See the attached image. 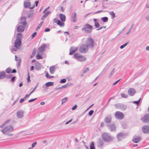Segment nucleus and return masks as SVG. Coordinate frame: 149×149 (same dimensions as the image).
Returning a JSON list of instances; mask_svg holds the SVG:
<instances>
[{
  "mask_svg": "<svg viewBox=\"0 0 149 149\" xmlns=\"http://www.w3.org/2000/svg\"><path fill=\"white\" fill-rule=\"evenodd\" d=\"M13 127L11 125H9L1 130L3 134L5 135H8L9 136H11L13 134H9V133L13 131Z\"/></svg>",
  "mask_w": 149,
  "mask_h": 149,
  "instance_id": "obj_1",
  "label": "nucleus"
},
{
  "mask_svg": "<svg viewBox=\"0 0 149 149\" xmlns=\"http://www.w3.org/2000/svg\"><path fill=\"white\" fill-rule=\"evenodd\" d=\"M102 137L103 141L105 142H109L112 141L114 139L113 136L108 133L105 132L102 135Z\"/></svg>",
  "mask_w": 149,
  "mask_h": 149,
  "instance_id": "obj_2",
  "label": "nucleus"
},
{
  "mask_svg": "<svg viewBox=\"0 0 149 149\" xmlns=\"http://www.w3.org/2000/svg\"><path fill=\"white\" fill-rule=\"evenodd\" d=\"M93 29V26L88 24L87 23L82 28L81 30L86 33L89 34L92 32Z\"/></svg>",
  "mask_w": 149,
  "mask_h": 149,
  "instance_id": "obj_3",
  "label": "nucleus"
},
{
  "mask_svg": "<svg viewBox=\"0 0 149 149\" xmlns=\"http://www.w3.org/2000/svg\"><path fill=\"white\" fill-rule=\"evenodd\" d=\"M94 40L91 38H87L86 41L87 46L88 48H93L94 47Z\"/></svg>",
  "mask_w": 149,
  "mask_h": 149,
  "instance_id": "obj_4",
  "label": "nucleus"
},
{
  "mask_svg": "<svg viewBox=\"0 0 149 149\" xmlns=\"http://www.w3.org/2000/svg\"><path fill=\"white\" fill-rule=\"evenodd\" d=\"M88 47L86 44L81 45L79 48V52L82 53H85L88 51Z\"/></svg>",
  "mask_w": 149,
  "mask_h": 149,
  "instance_id": "obj_5",
  "label": "nucleus"
},
{
  "mask_svg": "<svg viewBox=\"0 0 149 149\" xmlns=\"http://www.w3.org/2000/svg\"><path fill=\"white\" fill-rule=\"evenodd\" d=\"M74 57L77 60L81 61H85L86 60V58L79 54L76 53L74 55Z\"/></svg>",
  "mask_w": 149,
  "mask_h": 149,
  "instance_id": "obj_6",
  "label": "nucleus"
},
{
  "mask_svg": "<svg viewBox=\"0 0 149 149\" xmlns=\"http://www.w3.org/2000/svg\"><path fill=\"white\" fill-rule=\"evenodd\" d=\"M114 115L117 119L119 120H122L124 117V114L123 113L118 111L116 112Z\"/></svg>",
  "mask_w": 149,
  "mask_h": 149,
  "instance_id": "obj_7",
  "label": "nucleus"
},
{
  "mask_svg": "<svg viewBox=\"0 0 149 149\" xmlns=\"http://www.w3.org/2000/svg\"><path fill=\"white\" fill-rule=\"evenodd\" d=\"M49 44H43L38 49V52L43 53L45 50V48L49 46Z\"/></svg>",
  "mask_w": 149,
  "mask_h": 149,
  "instance_id": "obj_8",
  "label": "nucleus"
},
{
  "mask_svg": "<svg viewBox=\"0 0 149 149\" xmlns=\"http://www.w3.org/2000/svg\"><path fill=\"white\" fill-rule=\"evenodd\" d=\"M141 120L143 123L149 122V113L146 114L144 116L141 118Z\"/></svg>",
  "mask_w": 149,
  "mask_h": 149,
  "instance_id": "obj_9",
  "label": "nucleus"
},
{
  "mask_svg": "<svg viewBox=\"0 0 149 149\" xmlns=\"http://www.w3.org/2000/svg\"><path fill=\"white\" fill-rule=\"evenodd\" d=\"M24 112L22 110H19L17 112L16 114L17 117L19 118H22L24 117Z\"/></svg>",
  "mask_w": 149,
  "mask_h": 149,
  "instance_id": "obj_10",
  "label": "nucleus"
},
{
  "mask_svg": "<svg viewBox=\"0 0 149 149\" xmlns=\"http://www.w3.org/2000/svg\"><path fill=\"white\" fill-rule=\"evenodd\" d=\"M31 2L30 1H25L24 2V6L25 8H30V9H32L33 8L35 5H34L30 7Z\"/></svg>",
  "mask_w": 149,
  "mask_h": 149,
  "instance_id": "obj_11",
  "label": "nucleus"
},
{
  "mask_svg": "<svg viewBox=\"0 0 149 149\" xmlns=\"http://www.w3.org/2000/svg\"><path fill=\"white\" fill-rule=\"evenodd\" d=\"M78 50V47H71L70 49L69 54L70 55L73 54L75 52H77Z\"/></svg>",
  "mask_w": 149,
  "mask_h": 149,
  "instance_id": "obj_12",
  "label": "nucleus"
},
{
  "mask_svg": "<svg viewBox=\"0 0 149 149\" xmlns=\"http://www.w3.org/2000/svg\"><path fill=\"white\" fill-rule=\"evenodd\" d=\"M126 135L125 133H120L118 134L117 135V138L119 141H121L122 139L125 138Z\"/></svg>",
  "mask_w": 149,
  "mask_h": 149,
  "instance_id": "obj_13",
  "label": "nucleus"
},
{
  "mask_svg": "<svg viewBox=\"0 0 149 149\" xmlns=\"http://www.w3.org/2000/svg\"><path fill=\"white\" fill-rule=\"evenodd\" d=\"M142 130L144 133H149V126L148 125H144L142 128Z\"/></svg>",
  "mask_w": 149,
  "mask_h": 149,
  "instance_id": "obj_14",
  "label": "nucleus"
},
{
  "mask_svg": "<svg viewBox=\"0 0 149 149\" xmlns=\"http://www.w3.org/2000/svg\"><path fill=\"white\" fill-rule=\"evenodd\" d=\"M136 93L135 90L133 88H130L128 91V93L129 95L132 96H133Z\"/></svg>",
  "mask_w": 149,
  "mask_h": 149,
  "instance_id": "obj_15",
  "label": "nucleus"
},
{
  "mask_svg": "<svg viewBox=\"0 0 149 149\" xmlns=\"http://www.w3.org/2000/svg\"><path fill=\"white\" fill-rule=\"evenodd\" d=\"M21 43V40H16L14 42V46L16 49H19Z\"/></svg>",
  "mask_w": 149,
  "mask_h": 149,
  "instance_id": "obj_16",
  "label": "nucleus"
},
{
  "mask_svg": "<svg viewBox=\"0 0 149 149\" xmlns=\"http://www.w3.org/2000/svg\"><path fill=\"white\" fill-rule=\"evenodd\" d=\"M141 139L139 137L135 136L132 139L134 143H139L141 140Z\"/></svg>",
  "mask_w": 149,
  "mask_h": 149,
  "instance_id": "obj_17",
  "label": "nucleus"
},
{
  "mask_svg": "<svg viewBox=\"0 0 149 149\" xmlns=\"http://www.w3.org/2000/svg\"><path fill=\"white\" fill-rule=\"evenodd\" d=\"M24 29V27L22 26L19 25L17 28V31L19 32H23Z\"/></svg>",
  "mask_w": 149,
  "mask_h": 149,
  "instance_id": "obj_18",
  "label": "nucleus"
},
{
  "mask_svg": "<svg viewBox=\"0 0 149 149\" xmlns=\"http://www.w3.org/2000/svg\"><path fill=\"white\" fill-rule=\"evenodd\" d=\"M59 17L60 19L62 22H64L65 21V16L64 14L62 13L60 14H59Z\"/></svg>",
  "mask_w": 149,
  "mask_h": 149,
  "instance_id": "obj_19",
  "label": "nucleus"
},
{
  "mask_svg": "<svg viewBox=\"0 0 149 149\" xmlns=\"http://www.w3.org/2000/svg\"><path fill=\"white\" fill-rule=\"evenodd\" d=\"M104 122L106 123H110L111 120V116H108L106 117L104 119Z\"/></svg>",
  "mask_w": 149,
  "mask_h": 149,
  "instance_id": "obj_20",
  "label": "nucleus"
},
{
  "mask_svg": "<svg viewBox=\"0 0 149 149\" xmlns=\"http://www.w3.org/2000/svg\"><path fill=\"white\" fill-rule=\"evenodd\" d=\"M108 126L111 131H114L116 130V127L114 124H109L108 125Z\"/></svg>",
  "mask_w": 149,
  "mask_h": 149,
  "instance_id": "obj_21",
  "label": "nucleus"
},
{
  "mask_svg": "<svg viewBox=\"0 0 149 149\" xmlns=\"http://www.w3.org/2000/svg\"><path fill=\"white\" fill-rule=\"evenodd\" d=\"M77 15L76 13H72L71 17V18L73 19V21L74 22H76L77 21Z\"/></svg>",
  "mask_w": 149,
  "mask_h": 149,
  "instance_id": "obj_22",
  "label": "nucleus"
},
{
  "mask_svg": "<svg viewBox=\"0 0 149 149\" xmlns=\"http://www.w3.org/2000/svg\"><path fill=\"white\" fill-rule=\"evenodd\" d=\"M20 23L23 26L25 25L26 24V18L25 17H22L20 19Z\"/></svg>",
  "mask_w": 149,
  "mask_h": 149,
  "instance_id": "obj_23",
  "label": "nucleus"
},
{
  "mask_svg": "<svg viewBox=\"0 0 149 149\" xmlns=\"http://www.w3.org/2000/svg\"><path fill=\"white\" fill-rule=\"evenodd\" d=\"M93 20L94 22L95 27L96 28H99L100 26V25L99 24V23L98 22L97 19L94 18L93 19Z\"/></svg>",
  "mask_w": 149,
  "mask_h": 149,
  "instance_id": "obj_24",
  "label": "nucleus"
},
{
  "mask_svg": "<svg viewBox=\"0 0 149 149\" xmlns=\"http://www.w3.org/2000/svg\"><path fill=\"white\" fill-rule=\"evenodd\" d=\"M103 145V141L100 139H98V140L97 146L101 147Z\"/></svg>",
  "mask_w": 149,
  "mask_h": 149,
  "instance_id": "obj_25",
  "label": "nucleus"
},
{
  "mask_svg": "<svg viewBox=\"0 0 149 149\" xmlns=\"http://www.w3.org/2000/svg\"><path fill=\"white\" fill-rule=\"evenodd\" d=\"M6 73L5 71H2L0 72V79H2L4 78L5 77H6Z\"/></svg>",
  "mask_w": 149,
  "mask_h": 149,
  "instance_id": "obj_26",
  "label": "nucleus"
},
{
  "mask_svg": "<svg viewBox=\"0 0 149 149\" xmlns=\"http://www.w3.org/2000/svg\"><path fill=\"white\" fill-rule=\"evenodd\" d=\"M51 13V12L49 11H47L46 13H45L41 18V20H43L44 18H46L48 15Z\"/></svg>",
  "mask_w": 149,
  "mask_h": 149,
  "instance_id": "obj_27",
  "label": "nucleus"
},
{
  "mask_svg": "<svg viewBox=\"0 0 149 149\" xmlns=\"http://www.w3.org/2000/svg\"><path fill=\"white\" fill-rule=\"evenodd\" d=\"M49 70L51 74H54L55 70V67L54 66L50 67L49 68Z\"/></svg>",
  "mask_w": 149,
  "mask_h": 149,
  "instance_id": "obj_28",
  "label": "nucleus"
},
{
  "mask_svg": "<svg viewBox=\"0 0 149 149\" xmlns=\"http://www.w3.org/2000/svg\"><path fill=\"white\" fill-rule=\"evenodd\" d=\"M17 37L16 40H21V38L22 37V34L21 33H17Z\"/></svg>",
  "mask_w": 149,
  "mask_h": 149,
  "instance_id": "obj_29",
  "label": "nucleus"
},
{
  "mask_svg": "<svg viewBox=\"0 0 149 149\" xmlns=\"http://www.w3.org/2000/svg\"><path fill=\"white\" fill-rule=\"evenodd\" d=\"M34 12L33 10H31L28 13V17L29 18L32 17L33 15Z\"/></svg>",
  "mask_w": 149,
  "mask_h": 149,
  "instance_id": "obj_30",
  "label": "nucleus"
},
{
  "mask_svg": "<svg viewBox=\"0 0 149 149\" xmlns=\"http://www.w3.org/2000/svg\"><path fill=\"white\" fill-rule=\"evenodd\" d=\"M54 83L52 82H48L46 83L45 84V85L46 86L49 87L52 86L53 85Z\"/></svg>",
  "mask_w": 149,
  "mask_h": 149,
  "instance_id": "obj_31",
  "label": "nucleus"
},
{
  "mask_svg": "<svg viewBox=\"0 0 149 149\" xmlns=\"http://www.w3.org/2000/svg\"><path fill=\"white\" fill-rule=\"evenodd\" d=\"M57 24L60 26H64V23L61 22L59 20H58L57 22Z\"/></svg>",
  "mask_w": 149,
  "mask_h": 149,
  "instance_id": "obj_32",
  "label": "nucleus"
},
{
  "mask_svg": "<svg viewBox=\"0 0 149 149\" xmlns=\"http://www.w3.org/2000/svg\"><path fill=\"white\" fill-rule=\"evenodd\" d=\"M109 14L111 15V18L112 19H113L115 17V14L113 12V11H111L109 12Z\"/></svg>",
  "mask_w": 149,
  "mask_h": 149,
  "instance_id": "obj_33",
  "label": "nucleus"
},
{
  "mask_svg": "<svg viewBox=\"0 0 149 149\" xmlns=\"http://www.w3.org/2000/svg\"><path fill=\"white\" fill-rule=\"evenodd\" d=\"M120 105V108L123 110H125L126 109V106L125 105L123 104H121L119 105Z\"/></svg>",
  "mask_w": 149,
  "mask_h": 149,
  "instance_id": "obj_34",
  "label": "nucleus"
},
{
  "mask_svg": "<svg viewBox=\"0 0 149 149\" xmlns=\"http://www.w3.org/2000/svg\"><path fill=\"white\" fill-rule=\"evenodd\" d=\"M90 149H95L94 143L93 142H92L90 145Z\"/></svg>",
  "mask_w": 149,
  "mask_h": 149,
  "instance_id": "obj_35",
  "label": "nucleus"
},
{
  "mask_svg": "<svg viewBox=\"0 0 149 149\" xmlns=\"http://www.w3.org/2000/svg\"><path fill=\"white\" fill-rule=\"evenodd\" d=\"M101 19L103 22H106L108 20V18L107 17H105L101 18Z\"/></svg>",
  "mask_w": 149,
  "mask_h": 149,
  "instance_id": "obj_36",
  "label": "nucleus"
},
{
  "mask_svg": "<svg viewBox=\"0 0 149 149\" xmlns=\"http://www.w3.org/2000/svg\"><path fill=\"white\" fill-rule=\"evenodd\" d=\"M120 95L122 98H127L128 97V95L124 93H121Z\"/></svg>",
  "mask_w": 149,
  "mask_h": 149,
  "instance_id": "obj_37",
  "label": "nucleus"
},
{
  "mask_svg": "<svg viewBox=\"0 0 149 149\" xmlns=\"http://www.w3.org/2000/svg\"><path fill=\"white\" fill-rule=\"evenodd\" d=\"M36 58L38 60H39L42 58V57L38 53L36 55Z\"/></svg>",
  "mask_w": 149,
  "mask_h": 149,
  "instance_id": "obj_38",
  "label": "nucleus"
},
{
  "mask_svg": "<svg viewBox=\"0 0 149 149\" xmlns=\"http://www.w3.org/2000/svg\"><path fill=\"white\" fill-rule=\"evenodd\" d=\"M43 23V22H41L39 24V25H38V26L36 28V31H38L39 29L40 28L41 26L42 25Z\"/></svg>",
  "mask_w": 149,
  "mask_h": 149,
  "instance_id": "obj_39",
  "label": "nucleus"
},
{
  "mask_svg": "<svg viewBox=\"0 0 149 149\" xmlns=\"http://www.w3.org/2000/svg\"><path fill=\"white\" fill-rule=\"evenodd\" d=\"M12 69L10 68H7L6 70V71L8 73H10L12 71Z\"/></svg>",
  "mask_w": 149,
  "mask_h": 149,
  "instance_id": "obj_40",
  "label": "nucleus"
},
{
  "mask_svg": "<svg viewBox=\"0 0 149 149\" xmlns=\"http://www.w3.org/2000/svg\"><path fill=\"white\" fill-rule=\"evenodd\" d=\"M68 99V97H65L64 98H63L62 100V103L61 104H63V103L65 102Z\"/></svg>",
  "mask_w": 149,
  "mask_h": 149,
  "instance_id": "obj_41",
  "label": "nucleus"
},
{
  "mask_svg": "<svg viewBox=\"0 0 149 149\" xmlns=\"http://www.w3.org/2000/svg\"><path fill=\"white\" fill-rule=\"evenodd\" d=\"M129 42H127V43H125V44H124V45H121L120 47V48L121 49H123V48H124L126 46H127Z\"/></svg>",
  "mask_w": 149,
  "mask_h": 149,
  "instance_id": "obj_42",
  "label": "nucleus"
},
{
  "mask_svg": "<svg viewBox=\"0 0 149 149\" xmlns=\"http://www.w3.org/2000/svg\"><path fill=\"white\" fill-rule=\"evenodd\" d=\"M134 24H132V26H131V27L130 28V29H129V31L126 33V35L128 34L131 32V29L134 26Z\"/></svg>",
  "mask_w": 149,
  "mask_h": 149,
  "instance_id": "obj_43",
  "label": "nucleus"
},
{
  "mask_svg": "<svg viewBox=\"0 0 149 149\" xmlns=\"http://www.w3.org/2000/svg\"><path fill=\"white\" fill-rule=\"evenodd\" d=\"M114 99V97H111L108 100V101L105 104V106L104 107V108H105V106H106L108 104H109V102L110 100H111V99Z\"/></svg>",
  "mask_w": 149,
  "mask_h": 149,
  "instance_id": "obj_44",
  "label": "nucleus"
},
{
  "mask_svg": "<svg viewBox=\"0 0 149 149\" xmlns=\"http://www.w3.org/2000/svg\"><path fill=\"white\" fill-rule=\"evenodd\" d=\"M140 100H141V98H140L137 101H134L133 102V103L134 104H136L137 105H138L139 104Z\"/></svg>",
  "mask_w": 149,
  "mask_h": 149,
  "instance_id": "obj_45",
  "label": "nucleus"
},
{
  "mask_svg": "<svg viewBox=\"0 0 149 149\" xmlns=\"http://www.w3.org/2000/svg\"><path fill=\"white\" fill-rule=\"evenodd\" d=\"M66 80L65 79H63L61 80L60 81V83H63L66 82Z\"/></svg>",
  "mask_w": 149,
  "mask_h": 149,
  "instance_id": "obj_46",
  "label": "nucleus"
},
{
  "mask_svg": "<svg viewBox=\"0 0 149 149\" xmlns=\"http://www.w3.org/2000/svg\"><path fill=\"white\" fill-rule=\"evenodd\" d=\"M46 76L48 78H51L53 77V76L49 75L48 73L46 74Z\"/></svg>",
  "mask_w": 149,
  "mask_h": 149,
  "instance_id": "obj_47",
  "label": "nucleus"
},
{
  "mask_svg": "<svg viewBox=\"0 0 149 149\" xmlns=\"http://www.w3.org/2000/svg\"><path fill=\"white\" fill-rule=\"evenodd\" d=\"M27 80L28 82H30V81H31V80L30 79V76L29 73V72H28V77H27Z\"/></svg>",
  "mask_w": 149,
  "mask_h": 149,
  "instance_id": "obj_48",
  "label": "nucleus"
},
{
  "mask_svg": "<svg viewBox=\"0 0 149 149\" xmlns=\"http://www.w3.org/2000/svg\"><path fill=\"white\" fill-rule=\"evenodd\" d=\"M10 120H8L7 121H6L4 123L2 124L0 126V127L1 128H2L3 127V126L5 124H6Z\"/></svg>",
  "mask_w": 149,
  "mask_h": 149,
  "instance_id": "obj_49",
  "label": "nucleus"
},
{
  "mask_svg": "<svg viewBox=\"0 0 149 149\" xmlns=\"http://www.w3.org/2000/svg\"><path fill=\"white\" fill-rule=\"evenodd\" d=\"M89 70V68H86L84 70L83 72V73L84 74L86 73L87 72H88Z\"/></svg>",
  "mask_w": 149,
  "mask_h": 149,
  "instance_id": "obj_50",
  "label": "nucleus"
},
{
  "mask_svg": "<svg viewBox=\"0 0 149 149\" xmlns=\"http://www.w3.org/2000/svg\"><path fill=\"white\" fill-rule=\"evenodd\" d=\"M93 112H94V111L93 110H91V111H89V112L88 113V115L90 116H91L93 113Z\"/></svg>",
  "mask_w": 149,
  "mask_h": 149,
  "instance_id": "obj_51",
  "label": "nucleus"
},
{
  "mask_svg": "<svg viewBox=\"0 0 149 149\" xmlns=\"http://www.w3.org/2000/svg\"><path fill=\"white\" fill-rule=\"evenodd\" d=\"M36 49H34L33 51V52H32V55L33 56H34L36 53Z\"/></svg>",
  "mask_w": 149,
  "mask_h": 149,
  "instance_id": "obj_52",
  "label": "nucleus"
},
{
  "mask_svg": "<svg viewBox=\"0 0 149 149\" xmlns=\"http://www.w3.org/2000/svg\"><path fill=\"white\" fill-rule=\"evenodd\" d=\"M77 107V105H74L72 108V110H74L75 109H76Z\"/></svg>",
  "mask_w": 149,
  "mask_h": 149,
  "instance_id": "obj_53",
  "label": "nucleus"
},
{
  "mask_svg": "<svg viewBox=\"0 0 149 149\" xmlns=\"http://www.w3.org/2000/svg\"><path fill=\"white\" fill-rule=\"evenodd\" d=\"M30 95L31 94H30V93L29 94L26 95L25 97H24V99L26 100L27 98L28 97L30 96Z\"/></svg>",
  "mask_w": 149,
  "mask_h": 149,
  "instance_id": "obj_54",
  "label": "nucleus"
},
{
  "mask_svg": "<svg viewBox=\"0 0 149 149\" xmlns=\"http://www.w3.org/2000/svg\"><path fill=\"white\" fill-rule=\"evenodd\" d=\"M36 99H37L36 98H35L34 99H31L29 100L28 101V102H33L34 101H35V100H36Z\"/></svg>",
  "mask_w": 149,
  "mask_h": 149,
  "instance_id": "obj_55",
  "label": "nucleus"
},
{
  "mask_svg": "<svg viewBox=\"0 0 149 149\" xmlns=\"http://www.w3.org/2000/svg\"><path fill=\"white\" fill-rule=\"evenodd\" d=\"M49 8V6H48L47 8H45L44 10V11L43 12V13H45L46 12V11L48 10Z\"/></svg>",
  "mask_w": 149,
  "mask_h": 149,
  "instance_id": "obj_56",
  "label": "nucleus"
},
{
  "mask_svg": "<svg viewBox=\"0 0 149 149\" xmlns=\"http://www.w3.org/2000/svg\"><path fill=\"white\" fill-rule=\"evenodd\" d=\"M114 70H115V69L114 68V69H113V70L111 72V73L109 75V77L110 76H111V75H113V74L114 71Z\"/></svg>",
  "mask_w": 149,
  "mask_h": 149,
  "instance_id": "obj_57",
  "label": "nucleus"
},
{
  "mask_svg": "<svg viewBox=\"0 0 149 149\" xmlns=\"http://www.w3.org/2000/svg\"><path fill=\"white\" fill-rule=\"evenodd\" d=\"M36 34H37L36 32H35L32 35V38H34L36 36Z\"/></svg>",
  "mask_w": 149,
  "mask_h": 149,
  "instance_id": "obj_58",
  "label": "nucleus"
},
{
  "mask_svg": "<svg viewBox=\"0 0 149 149\" xmlns=\"http://www.w3.org/2000/svg\"><path fill=\"white\" fill-rule=\"evenodd\" d=\"M36 144H37V142H35L33 143H32V147L33 148L34 147L36 146Z\"/></svg>",
  "mask_w": 149,
  "mask_h": 149,
  "instance_id": "obj_59",
  "label": "nucleus"
},
{
  "mask_svg": "<svg viewBox=\"0 0 149 149\" xmlns=\"http://www.w3.org/2000/svg\"><path fill=\"white\" fill-rule=\"evenodd\" d=\"M25 100L24 99V98L21 99L19 100V102L21 103H22Z\"/></svg>",
  "mask_w": 149,
  "mask_h": 149,
  "instance_id": "obj_60",
  "label": "nucleus"
},
{
  "mask_svg": "<svg viewBox=\"0 0 149 149\" xmlns=\"http://www.w3.org/2000/svg\"><path fill=\"white\" fill-rule=\"evenodd\" d=\"M50 31V29L49 28H46L45 29V32H47L49 31Z\"/></svg>",
  "mask_w": 149,
  "mask_h": 149,
  "instance_id": "obj_61",
  "label": "nucleus"
},
{
  "mask_svg": "<svg viewBox=\"0 0 149 149\" xmlns=\"http://www.w3.org/2000/svg\"><path fill=\"white\" fill-rule=\"evenodd\" d=\"M61 89H62V87H58V88H54V89L56 91H57V90H59Z\"/></svg>",
  "mask_w": 149,
  "mask_h": 149,
  "instance_id": "obj_62",
  "label": "nucleus"
},
{
  "mask_svg": "<svg viewBox=\"0 0 149 149\" xmlns=\"http://www.w3.org/2000/svg\"><path fill=\"white\" fill-rule=\"evenodd\" d=\"M120 80V79H119L118 80L116 81L113 84V85H116V84Z\"/></svg>",
  "mask_w": 149,
  "mask_h": 149,
  "instance_id": "obj_63",
  "label": "nucleus"
},
{
  "mask_svg": "<svg viewBox=\"0 0 149 149\" xmlns=\"http://www.w3.org/2000/svg\"><path fill=\"white\" fill-rule=\"evenodd\" d=\"M15 77L14 76V77H13L11 79V81H12V82L14 81L15 80Z\"/></svg>",
  "mask_w": 149,
  "mask_h": 149,
  "instance_id": "obj_64",
  "label": "nucleus"
}]
</instances>
